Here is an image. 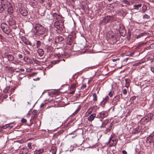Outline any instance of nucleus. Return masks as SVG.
Listing matches in <instances>:
<instances>
[{
    "label": "nucleus",
    "instance_id": "nucleus-1",
    "mask_svg": "<svg viewBox=\"0 0 154 154\" xmlns=\"http://www.w3.org/2000/svg\"><path fill=\"white\" fill-rule=\"evenodd\" d=\"M32 31L35 35L40 36L45 34L46 29L42 25L36 24L34 27Z\"/></svg>",
    "mask_w": 154,
    "mask_h": 154
},
{
    "label": "nucleus",
    "instance_id": "nucleus-2",
    "mask_svg": "<svg viewBox=\"0 0 154 154\" xmlns=\"http://www.w3.org/2000/svg\"><path fill=\"white\" fill-rule=\"evenodd\" d=\"M1 27L2 31L8 35L11 31L8 25L5 23H2L1 24Z\"/></svg>",
    "mask_w": 154,
    "mask_h": 154
},
{
    "label": "nucleus",
    "instance_id": "nucleus-3",
    "mask_svg": "<svg viewBox=\"0 0 154 154\" xmlns=\"http://www.w3.org/2000/svg\"><path fill=\"white\" fill-rule=\"evenodd\" d=\"M146 140L149 143H154V131L146 138Z\"/></svg>",
    "mask_w": 154,
    "mask_h": 154
},
{
    "label": "nucleus",
    "instance_id": "nucleus-4",
    "mask_svg": "<svg viewBox=\"0 0 154 154\" xmlns=\"http://www.w3.org/2000/svg\"><path fill=\"white\" fill-rule=\"evenodd\" d=\"M112 16H107L103 18L102 20V23H103L104 24H106L108 23L109 21L112 20Z\"/></svg>",
    "mask_w": 154,
    "mask_h": 154
},
{
    "label": "nucleus",
    "instance_id": "nucleus-5",
    "mask_svg": "<svg viewBox=\"0 0 154 154\" xmlns=\"http://www.w3.org/2000/svg\"><path fill=\"white\" fill-rule=\"evenodd\" d=\"M10 2H8L6 0H1V5L4 7V8L5 9L9 5H10Z\"/></svg>",
    "mask_w": 154,
    "mask_h": 154
},
{
    "label": "nucleus",
    "instance_id": "nucleus-6",
    "mask_svg": "<svg viewBox=\"0 0 154 154\" xmlns=\"http://www.w3.org/2000/svg\"><path fill=\"white\" fill-rule=\"evenodd\" d=\"M109 142L110 143L109 144L110 146H114L116 145L117 143V140L115 139L112 140L111 137H110L109 141Z\"/></svg>",
    "mask_w": 154,
    "mask_h": 154
},
{
    "label": "nucleus",
    "instance_id": "nucleus-7",
    "mask_svg": "<svg viewBox=\"0 0 154 154\" xmlns=\"http://www.w3.org/2000/svg\"><path fill=\"white\" fill-rule=\"evenodd\" d=\"M107 116V113L106 112L103 111L99 113L97 117L103 119Z\"/></svg>",
    "mask_w": 154,
    "mask_h": 154
},
{
    "label": "nucleus",
    "instance_id": "nucleus-8",
    "mask_svg": "<svg viewBox=\"0 0 154 154\" xmlns=\"http://www.w3.org/2000/svg\"><path fill=\"white\" fill-rule=\"evenodd\" d=\"M44 151V149L43 148H41L39 149H37L34 151V154H42Z\"/></svg>",
    "mask_w": 154,
    "mask_h": 154
},
{
    "label": "nucleus",
    "instance_id": "nucleus-9",
    "mask_svg": "<svg viewBox=\"0 0 154 154\" xmlns=\"http://www.w3.org/2000/svg\"><path fill=\"white\" fill-rule=\"evenodd\" d=\"M29 152L28 149L26 148H22L19 152L20 154H27Z\"/></svg>",
    "mask_w": 154,
    "mask_h": 154
},
{
    "label": "nucleus",
    "instance_id": "nucleus-10",
    "mask_svg": "<svg viewBox=\"0 0 154 154\" xmlns=\"http://www.w3.org/2000/svg\"><path fill=\"white\" fill-rule=\"evenodd\" d=\"M63 38L62 36L59 35L55 38V42L56 43H58L63 41Z\"/></svg>",
    "mask_w": 154,
    "mask_h": 154
},
{
    "label": "nucleus",
    "instance_id": "nucleus-11",
    "mask_svg": "<svg viewBox=\"0 0 154 154\" xmlns=\"http://www.w3.org/2000/svg\"><path fill=\"white\" fill-rule=\"evenodd\" d=\"M72 41V36L71 35H69L67 38V44L71 45Z\"/></svg>",
    "mask_w": 154,
    "mask_h": 154
},
{
    "label": "nucleus",
    "instance_id": "nucleus-12",
    "mask_svg": "<svg viewBox=\"0 0 154 154\" xmlns=\"http://www.w3.org/2000/svg\"><path fill=\"white\" fill-rule=\"evenodd\" d=\"M119 96H116L113 99L112 103L114 105H116L117 104V102L119 101Z\"/></svg>",
    "mask_w": 154,
    "mask_h": 154
},
{
    "label": "nucleus",
    "instance_id": "nucleus-13",
    "mask_svg": "<svg viewBox=\"0 0 154 154\" xmlns=\"http://www.w3.org/2000/svg\"><path fill=\"white\" fill-rule=\"evenodd\" d=\"M7 8V11H8V12L9 14H11L13 12V7L11 5V3H10V5L8 6Z\"/></svg>",
    "mask_w": 154,
    "mask_h": 154
},
{
    "label": "nucleus",
    "instance_id": "nucleus-14",
    "mask_svg": "<svg viewBox=\"0 0 154 154\" xmlns=\"http://www.w3.org/2000/svg\"><path fill=\"white\" fill-rule=\"evenodd\" d=\"M20 14L23 16H26L28 14V12L25 9H22L20 10Z\"/></svg>",
    "mask_w": 154,
    "mask_h": 154
},
{
    "label": "nucleus",
    "instance_id": "nucleus-15",
    "mask_svg": "<svg viewBox=\"0 0 154 154\" xmlns=\"http://www.w3.org/2000/svg\"><path fill=\"white\" fill-rule=\"evenodd\" d=\"M96 116L95 113H93L88 118V120L90 122H91L94 120Z\"/></svg>",
    "mask_w": 154,
    "mask_h": 154
},
{
    "label": "nucleus",
    "instance_id": "nucleus-16",
    "mask_svg": "<svg viewBox=\"0 0 154 154\" xmlns=\"http://www.w3.org/2000/svg\"><path fill=\"white\" fill-rule=\"evenodd\" d=\"M23 41L26 45H31V42L28 40L26 39V38L23 37L22 38Z\"/></svg>",
    "mask_w": 154,
    "mask_h": 154
},
{
    "label": "nucleus",
    "instance_id": "nucleus-17",
    "mask_svg": "<svg viewBox=\"0 0 154 154\" xmlns=\"http://www.w3.org/2000/svg\"><path fill=\"white\" fill-rule=\"evenodd\" d=\"M9 23L11 26L14 25L16 24V21L14 19L11 18L9 20Z\"/></svg>",
    "mask_w": 154,
    "mask_h": 154
},
{
    "label": "nucleus",
    "instance_id": "nucleus-18",
    "mask_svg": "<svg viewBox=\"0 0 154 154\" xmlns=\"http://www.w3.org/2000/svg\"><path fill=\"white\" fill-rule=\"evenodd\" d=\"M6 57L9 61H12L14 59V57L11 54L7 55Z\"/></svg>",
    "mask_w": 154,
    "mask_h": 154
},
{
    "label": "nucleus",
    "instance_id": "nucleus-19",
    "mask_svg": "<svg viewBox=\"0 0 154 154\" xmlns=\"http://www.w3.org/2000/svg\"><path fill=\"white\" fill-rule=\"evenodd\" d=\"M140 129H139L138 127H137L132 130V133L134 134H135L140 132Z\"/></svg>",
    "mask_w": 154,
    "mask_h": 154
},
{
    "label": "nucleus",
    "instance_id": "nucleus-20",
    "mask_svg": "<svg viewBox=\"0 0 154 154\" xmlns=\"http://www.w3.org/2000/svg\"><path fill=\"white\" fill-rule=\"evenodd\" d=\"M37 52L38 54L41 57L44 54V52L42 49H39L37 51Z\"/></svg>",
    "mask_w": 154,
    "mask_h": 154
},
{
    "label": "nucleus",
    "instance_id": "nucleus-21",
    "mask_svg": "<svg viewBox=\"0 0 154 154\" xmlns=\"http://www.w3.org/2000/svg\"><path fill=\"white\" fill-rule=\"evenodd\" d=\"M109 120H105L103 122L101 123V125L100 127H104L106 125L108 122Z\"/></svg>",
    "mask_w": 154,
    "mask_h": 154
},
{
    "label": "nucleus",
    "instance_id": "nucleus-22",
    "mask_svg": "<svg viewBox=\"0 0 154 154\" xmlns=\"http://www.w3.org/2000/svg\"><path fill=\"white\" fill-rule=\"evenodd\" d=\"M142 5L141 4H139L138 5H135L134 6V9L138 10L139 7H141Z\"/></svg>",
    "mask_w": 154,
    "mask_h": 154
},
{
    "label": "nucleus",
    "instance_id": "nucleus-23",
    "mask_svg": "<svg viewBox=\"0 0 154 154\" xmlns=\"http://www.w3.org/2000/svg\"><path fill=\"white\" fill-rule=\"evenodd\" d=\"M81 108V106H80V105H78V108L73 113L72 115H75L76 114L79 112Z\"/></svg>",
    "mask_w": 154,
    "mask_h": 154
},
{
    "label": "nucleus",
    "instance_id": "nucleus-24",
    "mask_svg": "<svg viewBox=\"0 0 154 154\" xmlns=\"http://www.w3.org/2000/svg\"><path fill=\"white\" fill-rule=\"evenodd\" d=\"M112 124H110L109 127L106 128L105 131V134H106L109 131L112 129Z\"/></svg>",
    "mask_w": 154,
    "mask_h": 154
},
{
    "label": "nucleus",
    "instance_id": "nucleus-25",
    "mask_svg": "<svg viewBox=\"0 0 154 154\" xmlns=\"http://www.w3.org/2000/svg\"><path fill=\"white\" fill-rule=\"evenodd\" d=\"M76 87V84H73L71 86L70 89L71 90H75Z\"/></svg>",
    "mask_w": 154,
    "mask_h": 154
},
{
    "label": "nucleus",
    "instance_id": "nucleus-26",
    "mask_svg": "<svg viewBox=\"0 0 154 154\" xmlns=\"http://www.w3.org/2000/svg\"><path fill=\"white\" fill-rule=\"evenodd\" d=\"M146 33L145 32H143L141 33H140L139 35H138L136 37L137 38H139L143 36Z\"/></svg>",
    "mask_w": 154,
    "mask_h": 154
},
{
    "label": "nucleus",
    "instance_id": "nucleus-27",
    "mask_svg": "<svg viewBox=\"0 0 154 154\" xmlns=\"http://www.w3.org/2000/svg\"><path fill=\"white\" fill-rule=\"evenodd\" d=\"M5 9V8H4V7L0 3V13H2Z\"/></svg>",
    "mask_w": 154,
    "mask_h": 154
},
{
    "label": "nucleus",
    "instance_id": "nucleus-28",
    "mask_svg": "<svg viewBox=\"0 0 154 154\" xmlns=\"http://www.w3.org/2000/svg\"><path fill=\"white\" fill-rule=\"evenodd\" d=\"M93 100L96 101L97 100V95L96 93H94L93 94Z\"/></svg>",
    "mask_w": 154,
    "mask_h": 154
},
{
    "label": "nucleus",
    "instance_id": "nucleus-29",
    "mask_svg": "<svg viewBox=\"0 0 154 154\" xmlns=\"http://www.w3.org/2000/svg\"><path fill=\"white\" fill-rule=\"evenodd\" d=\"M20 61L19 60H14L12 62V63H14L15 64H18L19 63Z\"/></svg>",
    "mask_w": 154,
    "mask_h": 154
},
{
    "label": "nucleus",
    "instance_id": "nucleus-30",
    "mask_svg": "<svg viewBox=\"0 0 154 154\" xmlns=\"http://www.w3.org/2000/svg\"><path fill=\"white\" fill-rule=\"evenodd\" d=\"M109 99V97L108 96H107L105 97V98L103 99L102 102L103 103H105L106 101L108 100Z\"/></svg>",
    "mask_w": 154,
    "mask_h": 154
},
{
    "label": "nucleus",
    "instance_id": "nucleus-31",
    "mask_svg": "<svg viewBox=\"0 0 154 154\" xmlns=\"http://www.w3.org/2000/svg\"><path fill=\"white\" fill-rule=\"evenodd\" d=\"M147 8L146 7H142V10L141 11L143 13L145 12L147 10Z\"/></svg>",
    "mask_w": 154,
    "mask_h": 154
},
{
    "label": "nucleus",
    "instance_id": "nucleus-32",
    "mask_svg": "<svg viewBox=\"0 0 154 154\" xmlns=\"http://www.w3.org/2000/svg\"><path fill=\"white\" fill-rule=\"evenodd\" d=\"M41 44V42L40 41H37L36 42L37 47L38 48L39 47Z\"/></svg>",
    "mask_w": 154,
    "mask_h": 154
},
{
    "label": "nucleus",
    "instance_id": "nucleus-33",
    "mask_svg": "<svg viewBox=\"0 0 154 154\" xmlns=\"http://www.w3.org/2000/svg\"><path fill=\"white\" fill-rule=\"evenodd\" d=\"M32 143H29L27 144L28 147L29 149H32Z\"/></svg>",
    "mask_w": 154,
    "mask_h": 154
},
{
    "label": "nucleus",
    "instance_id": "nucleus-34",
    "mask_svg": "<svg viewBox=\"0 0 154 154\" xmlns=\"http://www.w3.org/2000/svg\"><path fill=\"white\" fill-rule=\"evenodd\" d=\"M123 2H124V3L127 5H129L130 2L127 0H123Z\"/></svg>",
    "mask_w": 154,
    "mask_h": 154
},
{
    "label": "nucleus",
    "instance_id": "nucleus-35",
    "mask_svg": "<svg viewBox=\"0 0 154 154\" xmlns=\"http://www.w3.org/2000/svg\"><path fill=\"white\" fill-rule=\"evenodd\" d=\"M152 118V117H151L150 118H146L145 119V121L146 122H147L149 121Z\"/></svg>",
    "mask_w": 154,
    "mask_h": 154
},
{
    "label": "nucleus",
    "instance_id": "nucleus-36",
    "mask_svg": "<svg viewBox=\"0 0 154 154\" xmlns=\"http://www.w3.org/2000/svg\"><path fill=\"white\" fill-rule=\"evenodd\" d=\"M143 18H147V19H149V16H148V15L146 14L145 15L143 16Z\"/></svg>",
    "mask_w": 154,
    "mask_h": 154
},
{
    "label": "nucleus",
    "instance_id": "nucleus-37",
    "mask_svg": "<svg viewBox=\"0 0 154 154\" xmlns=\"http://www.w3.org/2000/svg\"><path fill=\"white\" fill-rule=\"evenodd\" d=\"M124 95H126L127 94V90L126 89H123V91H122Z\"/></svg>",
    "mask_w": 154,
    "mask_h": 154
},
{
    "label": "nucleus",
    "instance_id": "nucleus-38",
    "mask_svg": "<svg viewBox=\"0 0 154 154\" xmlns=\"http://www.w3.org/2000/svg\"><path fill=\"white\" fill-rule=\"evenodd\" d=\"M86 87V85L85 84H83L82 85L81 87V89H82L85 88Z\"/></svg>",
    "mask_w": 154,
    "mask_h": 154
},
{
    "label": "nucleus",
    "instance_id": "nucleus-39",
    "mask_svg": "<svg viewBox=\"0 0 154 154\" xmlns=\"http://www.w3.org/2000/svg\"><path fill=\"white\" fill-rule=\"evenodd\" d=\"M60 15H58L56 13H54L53 14V16L54 18H55L56 19H57V16H59Z\"/></svg>",
    "mask_w": 154,
    "mask_h": 154
},
{
    "label": "nucleus",
    "instance_id": "nucleus-40",
    "mask_svg": "<svg viewBox=\"0 0 154 154\" xmlns=\"http://www.w3.org/2000/svg\"><path fill=\"white\" fill-rule=\"evenodd\" d=\"M21 121L22 122L25 123L26 122V119L23 118V119H22Z\"/></svg>",
    "mask_w": 154,
    "mask_h": 154
},
{
    "label": "nucleus",
    "instance_id": "nucleus-41",
    "mask_svg": "<svg viewBox=\"0 0 154 154\" xmlns=\"http://www.w3.org/2000/svg\"><path fill=\"white\" fill-rule=\"evenodd\" d=\"M18 57L19 58H22L23 57V55L21 54H18Z\"/></svg>",
    "mask_w": 154,
    "mask_h": 154
},
{
    "label": "nucleus",
    "instance_id": "nucleus-42",
    "mask_svg": "<svg viewBox=\"0 0 154 154\" xmlns=\"http://www.w3.org/2000/svg\"><path fill=\"white\" fill-rule=\"evenodd\" d=\"M110 96V97H112L113 96V93L110 91L108 94Z\"/></svg>",
    "mask_w": 154,
    "mask_h": 154
},
{
    "label": "nucleus",
    "instance_id": "nucleus-43",
    "mask_svg": "<svg viewBox=\"0 0 154 154\" xmlns=\"http://www.w3.org/2000/svg\"><path fill=\"white\" fill-rule=\"evenodd\" d=\"M33 115H36L37 114V112L35 110H33L32 112Z\"/></svg>",
    "mask_w": 154,
    "mask_h": 154
},
{
    "label": "nucleus",
    "instance_id": "nucleus-44",
    "mask_svg": "<svg viewBox=\"0 0 154 154\" xmlns=\"http://www.w3.org/2000/svg\"><path fill=\"white\" fill-rule=\"evenodd\" d=\"M136 96H133L131 98V100H134L136 99Z\"/></svg>",
    "mask_w": 154,
    "mask_h": 154
},
{
    "label": "nucleus",
    "instance_id": "nucleus-45",
    "mask_svg": "<svg viewBox=\"0 0 154 154\" xmlns=\"http://www.w3.org/2000/svg\"><path fill=\"white\" fill-rule=\"evenodd\" d=\"M123 154H127V152L123 150L122 151Z\"/></svg>",
    "mask_w": 154,
    "mask_h": 154
},
{
    "label": "nucleus",
    "instance_id": "nucleus-46",
    "mask_svg": "<svg viewBox=\"0 0 154 154\" xmlns=\"http://www.w3.org/2000/svg\"><path fill=\"white\" fill-rule=\"evenodd\" d=\"M151 70L153 73H154V68H151Z\"/></svg>",
    "mask_w": 154,
    "mask_h": 154
},
{
    "label": "nucleus",
    "instance_id": "nucleus-47",
    "mask_svg": "<svg viewBox=\"0 0 154 154\" xmlns=\"http://www.w3.org/2000/svg\"><path fill=\"white\" fill-rule=\"evenodd\" d=\"M119 58H117V59H112V60L113 62H115V61H117V60H119Z\"/></svg>",
    "mask_w": 154,
    "mask_h": 154
},
{
    "label": "nucleus",
    "instance_id": "nucleus-48",
    "mask_svg": "<svg viewBox=\"0 0 154 154\" xmlns=\"http://www.w3.org/2000/svg\"><path fill=\"white\" fill-rule=\"evenodd\" d=\"M91 109L90 108L88 110L87 112H88V114H90L91 113V111H89Z\"/></svg>",
    "mask_w": 154,
    "mask_h": 154
},
{
    "label": "nucleus",
    "instance_id": "nucleus-49",
    "mask_svg": "<svg viewBox=\"0 0 154 154\" xmlns=\"http://www.w3.org/2000/svg\"><path fill=\"white\" fill-rule=\"evenodd\" d=\"M75 92L74 91H71L70 93L69 94H73Z\"/></svg>",
    "mask_w": 154,
    "mask_h": 154
},
{
    "label": "nucleus",
    "instance_id": "nucleus-50",
    "mask_svg": "<svg viewBox=\"0 0 154 154\" xmlns=\"http://www.w3.org/2000/svg\"><path fill=\"white\" fill-rule=\"evenodd\" d=\"M44 105V103L40 105V107H43Z\"/></svg>",
    "mask_w": 154,
    "mask_h": 154
},
{
    "label": "nucleus",
    "instance_id": "nucleus-51",
    "mask_svg": "<svg viewBox=\"0 0 154 154\" xmlns=\"http://www.w3.org/2000/svg\"><path fill=\"white\" fill-rule=\"evenodd\" d=\"M33 118H35L36 117V115H33Z\"/></svg>",
    "mask_w": 154,
    "mask_h": 154
},
{
    "label": "nucleus",
    "instance_id": "nucleus-52",
    "mask_svg": "<svg viewBox=\"0 0 154 154\" xmlns=\"http://www.w3.org/2000/svg\"><path fill=\"white\" fill-rule=\"evenodd\" d=\"M94 107V106H92V107H91V109H93Z\"/></svg>",
    "mask_w": 154,
    "mask_h": 154
},
{
    "label": "nucleus",
    "instance_id": "nucleus-53",
    "mask_svg": "<svg viewBox=\"0 0 154 154\" xmlns=\"http://www.w3.org/2000/svg\"><path fill=\"white\" fill-rule=\"evenodd\" d=\"M109 2H110L112 0H108Z\"/></svg>",
    "mask_w": 154,
    "mask_h": 154
},
{
    "label": "nucleus",
    "instance_id": "nucleus-54",
    "mask_svg": "<svg viewBox=\"0 0 154 154\" xmlns=\"http://www.w3.org/2000/svg\"><path fill=\"white\" fill-rule=\"evenodd\" d=\"M126 87L128 88V86H127V85H126Z\"/></svg>",
    "mask_w": 154,
    "mask_h": 154
},
{
    "label": "nucleus",
    "instance_id": "nucleus-55",
    "mask_svg": "<svg viewBox=\"0 0 154 154\" xmlns=\"http://www.w3.org/2000/svg\"><path fill=\"white\" fill-rule=\"evenodd\" d=\"M126 87L128 88V86H127V85H126Z\"/></svg>",
    "mask_w": 154,
    "mask_h": 154
},
{
    "label": "nucleus",
    "instance_id": "nucleus-56",
    "mask_svg": "<svg viewBox=\"0 0 154 154\" xmlns=\"http://www.w3.org/2000/svg\"><path fill=\"white\" fill-rule=\"evenodd\" d=\"M100 122H101V120L100 119Z\"/></svg>",
    "mask_w": 154,
    "mask_h": 154
},
{
    "label": "nucleus",
    "instance_id": "nucleus-57",
    "mask_svg": "<svg viewBox=\"0 0 154 154\" xmlns=\"http://www.w3.org/2000/svg\"><path fill=\"white\" fill-rule=\"evenodd\" d=\"M123 28H124V27L122 26V29H123Z\"/></svg>",
    "mask_w": 154,
    "mask_h": 154
},
{
    "label": "nucleus",
    "instance_id": "nucleus-58",
    "mask_svg": "<svg viewBox=\"0 0 154 154\" xmlns=\"http://www.w3.org/2000/svg\"><path fill=\"white\" fill-rule=\"evenodd\" d=\"M89 83V81H88V83Z\"/></svg>",
    "mask_w": 154,
    "mask_h": 154
}]
</instances>
